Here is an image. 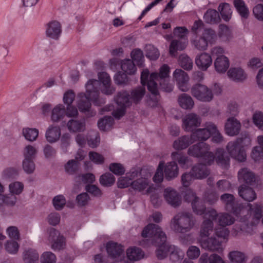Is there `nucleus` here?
Wrapping results in <instances>:
<instances>
[{"label":"nucleus","mask_w":263,"mask_h":263,"mask_svg":"<svg viewBox=\"0 0 263 263\" xmlns=\"http://www.w3.org/2000/svg\"><path fill=\"white\" fill-rule=\"evenodd\" d=\"M200 123V119L198 116L193 113L189 114L183 119V128L187 132L193 131Z\"/></svg>","instance_id":"nucleus-12"},{"label":"nucleus","mask_w":263,"mask_h":263,"mask_svg":"<svg viewBox=\"0 0 263 263\" xmlns=\"http://www.w3.org/2000/svg\"><path fill=\"white\" fill-rule=\"evenodd\" d=\"M193 142V139H191V136L190 137L183 136L174 141L173 147L178 150L185 149Z\"/></svg>","instance_id":"nucleus-35"},{"label":"nucleus","mask_w":263,"mask_h":263,"mask_svg":"<svg viewBox=\"0 0 263 263\" xmlns=\"http://www.w3.org/2000/svg\"><path fill=\"white\" fill-rule=\"evenodd\" d=\"M203 18L206 23L215 24L218 23L220 17L218 11L214 9H209L205 13Z\"/></svg>","instance_id":"nucleus-34"},{"label":"nucleus","mask_w":263,"mask_h":263,"mask_svg":"<svg viewBox=\"0 0 263 263\" xmlns=\"http://www.w3.org/2000/svg\"><path fill=\"white\" fill-rule=\"evenodd\" d=\"M99 180L102 185L110 186L114 183L115 178L112 174L108 173L101 175Z\"/></svg>","instance_id":"nucleus-52"},{"label":"nucleus","mask_w":263,"mask_h":263,"mask_svg":"<svg viewBox=\"0 0 263 263\" xmlns=\"http://www.w3.org/2000/svg\"><path fill=\"white\" fill-rule=\"evenodd\" d=\"M19 247L18 243L13 240L7 241L5 244V249L10 254H16Z\"/></svg>","instance_id":"nucleus-61"},{"label":"nucleus","mask_w":263,"mask_h":263,"mask_svg":"<svg viewBox=\"0 0 263 263\" xmlns=\"http://www.w3.org/2000/svg\"><path fill=\"white\" fill-rule=\"evenodd\" d=\"M178 103L181 107L185 109H191L194 105V102L191 97L186 93H182L178 99Z\"/></svg>","instance_id":"nucleus-33"},{"label":"nucleus","mask_w":263,"mask_h":263,"mask_svg":"<svg viewBox=\"0 0 263 263\" xmlns=\"http://www.w3.org/2000/svg\"><path fill=\"white\" fill-rule=\"evenodd\" d=\"M56 259L55 254L51 252H44L41 257L42 263H55Z\"/></svg>","instance_id":"nucleus-63"},{"label":"nucleus","mask_w":263,"mask_h":263,"mask_svg":"<svg viewBox=\"0 0 263 263\" xmlns=\"http://www.w3.org/2000/svg\"><path fill=\"white\" fill-rule=\"evenodd\" d=\"M230 66L228 58L224 55L217 57L214 62V66L216 70L219 73H224Z\"/></svg>","instance_id":"nucleus-28"},{"label":"nucleus","mask_w":263,"mask_h":263,"mask_svg":"<svg viewBox=\"0 0 263 263\" xmlns=\"http://www.w3.org/2000/svg\"><path fill=\"white\" fill-rule=\"evenodd\" d=\"M217 222L222 227H225L233 224L234 222V218L228 213H219Z\"/></svg>","instance_id":"nucleus-42"},{"label":"nucleus","mask_w":263,"mask_h":263,"mask_svg":"<svg viewBox=\"0 0 263 263\" xmlns=\"http://www.w3.org/2000/svg\"><path fill=\"white\" fill-rule=\"evenodd\" d=\"M61 32L62 27L59 22L51 21L47 25L46 33L48 37L54 40H58Z\"/></svg>","instance_id":"nucleus-14"},{"label":"nucleus","mask_w":263,"mask_h":263,"mask_svg":"<svg viewBox=\"0 0 263 263\" xmlns=\"http://www.w3.org/2000/svg\"><path fill=\"white\" fill-rule=\"evenodd\" d=\"M132 187L134 190L141 192L152 186H149V180L147 178L141 177L132 182Z\"/></svg>","instance_id":"nucleus-32"},{"label":"nucleus","mask_w":263,"mask_h":263,"mask_svg":"<svg viewBox=\"0 0 263 263\" xmlns=\"http://www.w3.org/2000/svg\"><path fill=\"white\" fill-rule=\"evenodd\" d=\"M187 153L191 156L203 159L208 164H210L214 159L213 153L210 152L209 145L204 142H199L191 146Z\"/></svg>","instance_id":"nucleus-5"},{"label":"nucleus","mask_w":263,"mask_h":263,"mask_svg":"<svg viewBox=\"0 0 263 263\" xmlns=\"http://www.w3.org/2000/svg\"><path fill=\"white\" fill-rule=\"evenodd\" d=\"M238 194L240 197L248 202H252L257 198L255 191L246 185H241L238 188Z\"/></svg>","instance_id":"nucleus-18"},{"label":"nucleus","mask_w":263,"mask_h":263,"mask_svg":"<svg viewBox=\"0 0 263 263\" xmlns=\"http://www.w3.org/2000/svg\"><path fill=\"white\" fill-rule=\"evenodd\" d=\"M179 65L186 70H191L193 68L192 60L186 54H181L178 59Z\"/></svg>","instance_id":"nucleus-43"},{"label":"nucleus","mask_w":263,"mask_h":263,"mask_svg":"<svg viewBox=\"0 0 263 263\" xmlns=\"http://www.w3.org/2000/svg\"><path fill=\"white\" fill-rule=\"evenodd\" d=\"M23 135L28 141H34L38 137L39 130L36 128H23Z\"/></svg>","instance_id":"nucleus-49"},{"label":"nucleus","mask_w":263,"mask_h":263,"mask_svg":"<svg viewBox=\"0 0 263 263\" xmlns=\"http://www.w3.org/2000/svg\"><path fill=\"white\" fill-rule=\"evenodd\" d=\"M238 178L240 182L252 185L255 182L254 174L247 168H241L238 172Z\"/></svg>","instance_id":"nucleus-22"},{"label":"nucleus","mask_w":263,"mask_h":263,"mask_svg":"<svg viewBox=\"0 0 263 263\" xmlns=\"http://www.w3.org/2000/svg\"><path fill=\"white\" fill-rule=\"evenodd\" d=\"M229 257L232 262L236 263H241L245 260V254L238 251L231 252L229 254Z\"/></svg>","instance_id":"nucleus-58"},{"label":"nucleus","mask_w":263,"mask_h":263,"mask_svg":"<svg viewBox=\"0 0 263 263\" xmlns=\"http://www.w3.org/2000/svg\"><path fill=\"white\" fill-rule=\"evenodd\" d=\"M218 10L223 20L228 22L231 19L232 11L229 4L226 3L220 4Z\"/></svg>","instance_id":"nucleus-38"},{"label":"nucleus","mask_w":263,"mask_h":263,"mask_svg":"<svg viewBox=\"0 0 263 263\" xmlns=\"http://www.w3.org/2000/svg\"><path fill=\"white\" fill-rule=\"evenodd\" d=\"M173 76L180 90L186 91L189 90L187 83L189 77L186 72L181 69H176L173 73Z\"/></svg>","instance_id":"nucleus-11"},{"label":"nucleus","mask_w":263,"mask_h":263,"mask_svg":"<svg viewBox=\"0 0 263 263\" xmlns=\"http://www.w3.org/2000/svg\"><path fill=\"white\" fill-rule=\"evenodd\" d=\"M233 5L236 9L237 12L240 16L243 18H248L250 12L243 0H233Z\"/></svg>","instance_id":"nucleus-29"},{"label":"nucleus","mask_w":263,"mask_h":263,"mask_svg":"<svg viewBox=\"0 0 263 263\" xmlns=\"http://www.w3.org/2000/svg\"><path fill=\"white\" fill-rule=\"evenodd\" d=\"M164 196L167 203L174 208L179 206L181 203V199L179 194L171 188H167L164 190Z\"/></svg>","instance_id":"nucleus-15"},{"label":"nucleus","mask_w":263,"mask_h":263,"mask_svg":"<svg viewBox=\"0 0 263 263\" xmlns=\"http://www.w3.org/2000/svg\"><path fill=\"white\" fill-rule=\"evenodd\" d=\"M114 122V119L111 116H105L98 122V126L100 130H105L107 127H110Z\"/></svg>","instance_id":"nucleus-56"},{"label":"nucleus","mask_w":263,"mask_h":263,"mask_svg":"<svg viewBox=\"0 0 263 263\" xmlns=\"http://www.w3.org/2000/svg\"><path fill=\"white\" fill-rule=\"evenodd\" d=\"M168 254H170V259L174 262L179 261L182 259L183 257V252L177 247L173 245H170L168 248Z\"/></svg>","instance_id":"nucleus-40"},{"label":"nucleus","mask_w":263,"mask_h":263,"mask_svg":"<svg viewBox=\"0 0 263 263\" xmlns=\"http://www.w3.org/2000/svg\"><path fill=\"white\" fill-rule=\"evenodd\" d=\"M211 56L205 52L197 56L195 59V63L198 67L202 70H206L212 64Z\"/></svg>","instance_id":"nucleus-20"},{"label":"nucleus","mask_w":263,"mask_h":263,"mask_svg":"<svg viewBox=\"0 0 263 263\" xmlns=\"http://www.w3.org/2000/svg\"><path fill=\"white\" fill-rule=\"evenodd\" d=\"M65 114V109L62 104L57 105L52 109L51 114V120L53 122H58L62 119Z\"/></svg>","instance_id":"nucleus-44"},{"label":"nucleus","mask_w":263,"mask_h":263,"mask_svg":"<svg viewBox=\"0 0 263 263\" xmlns=\"http://www.w3.org/2000/svg\"><path fill=\"white\" fill-rule=\"evenodd\" d=\"M16 201V196L12 194L8 195L0 194V206L4 204L8 206H13Z\"/></svg>","instance_id":"nucleus-46"},{"label":"nucleus","mask_w":263,"mask_h":263,"mask_svg":"<svg viewBox=\"0 0 263 263\" xmlns=\"http://www.w3.org/2000/svg\"><path fill=\"white\" fill-rule=\"evenodd\" d=\"M253 122L258 128L263 130V113L258 111L256 112L253 117Z\"/></svg>","instance_id":"nucleus-64"},{"label":"nucleus","mask_w":263,"mask_h":263,"mask_svg":"<svg viewBox=\"0 0 263 263\" xmlns=\"http://www.w3.org/2000/svg\"><path fill=\"white\" fill-rule=\"evenodd\" d=\"M146 57L151 60H157L160 53L158 50L152 45H147L145 47Z\"/></svg>","instance_id":"nucleus-53"},{"label":"nucleus","mask_w":263,"mask_h":263,"mask_svg":"<svg viewBox=\"0 0 263 263\" xmlns=\"http://www.w3.org/2000/svg\"><path fill=\"white\" fill-rule=\"evenodd\" d=\"M163 169L165 177L168 181L175 178L178 175L179 168L175 161L167 163L164 165Z\"/></svg>","instance_id":"nucleus-23"},{"label":"nucleus","mask_w":263,"mask_h":263,"mask_svg":"<svg viewBox=\"0 0 263 263\" xmlns=\"http://www.w3.org/2000/svg\"><path fill=\"white\" fill-rule=\"evenodd\" d=\"M191 94L197 100L208 102L213 98L212 90L204 85L197 84L194 85L191 88Z\"/></svg>","instance_id":"nucleus-9"},{"label":"nucleus","mask_w":263,"mask_h":263,"mask_svg":"<svg viewBox=\"0 0 263 263\" xmlns=\"http://www.w3.org/2000/svg\"><path fill=\"white\" fill-rule=\"evenodd\" d=\"M106 249L108 255L112 258L119 257L124 253L123 247L112 241L106 243Z\"/></svg>","instance_id":"nucleus-17"},{"label":"nucleus","mask_w":263,"mask_h":263,"mask_svg":"<svg viewBox=\"0 0 263 263\" xmlns=\"http://www.w3.org/2000/svg\"><path fill=\"white\" fill-rule=\"evenodd\" d=\"M247 207L251 214H252L257 220L263 216V205L261 203H255L253 204L248 203Z\"/></svg>","instance_id":"nucleus-37"},{"label":"nucleus","mask_w":263,"mask_h":263,"mask_svg":"<svg viewBox=\"0 0 263 263\" xmlns=\"http://www.w3.org/2000/svg\"><path fill=\"white\" fill-rule=\"evenodd\" d=\"M229 235V231L225 227H220L215 230L214 236H216L218 240L221 241V243L228 240Z\"/></svg>","instance_id":"nucleus-51"},{"label":"nucleus","mask_w":263,"mask_h":263,"mask_svg":"<svg viewBox=\"0 0 263 263\" xmlns=\"http://www.w3.org/2000/svg\"><path fill=\"white\" fill-rule=\"evenodd\" d=\"M46 140L49 143L57 142L61 136V129L58 126H50L45 134Z\"/></svg>","instance_id":"nucleus-26"},{"label":"nucleus","mask_w":263,"mask_h":263,"mask_svg":"<svg viewBox=\"0 0 263 263\" xmlns=\"http://www.w3.org/2000/svg\"><path fill=\"white\" fill-rule=\"evenodd\" d=\"M100 81L92 79L88 81L86 84V93H80L78 95V106L80 111L87 113L88 117L94 116L96 112L91 110L90 100L96 106H100L105 103L103 99H99V88L102 82L104 88L102 90L103 93L106 95H112L115 89L110 86L111 79L109 76L106 72L100 73Z\"/></svg>","instance_id":"nucleus-1"},{"label":"nucleus","mask_w":263,"mask_h":263,"mask_svg":"<svg viewBox=\"0 0 263 263\" xmlns=\"http://www.w3.org/2000/svg\"><path fill=\"white\" fill-rule=\"evenodd\" d=\"M164 164V161H160L159 162L157 171L153 177V181L156 183H160L163 179V170Z\"/></svg>","instance_id":"nucleus-59"},{"label":"nucleus","mask_w":263,"mask_h":263,"mask_svg":"<svg viewBox=\"0 0 263 263\" xmlns=\"http://www.w3.org/2000/svg\"><path fill=\"white\" fill-rule=\"evenodd\" d=\"M220 199L227 211L235 215L238 214L239 212L236 207L235 199L233 195L224 193L220 196Z\"/></svg>","instance_id":"nucleus-13"},{"label":"nucleus","mask_w":263,"mask_h":263,"mask_svg":"<svg viewBox=\"0 0 263 263\" xmlns=\"http://www.w3.org/2000/svg\"><path fill=\"white\" fill-rule=\"evenodd\" d=\"M116 101L119 107L112 112V115L115 118L119 119L125 115L126 108L132 105L129 94L126 91L119 92Z\"/></svg>","instance_id":"nucleus-8"},{"label":"nucleus","mask_w":263,"mask_h":263,"mask_svg":"<svg viewBox=\"0 0 263 263\" xmlns=\"http://www.w3.org/2000/svg\"><path fill=\"white\" fill-rule=\"evenodd\" d=\"M213 228V223L211 219H206L203 221L200 230V238L206 237L210 234Z\"/></svg>","instance_id":"nucleus-47"},{"label":"nucleus","mask_w":263,"mask_h":263,"mask_svg":"<svg viewBox=\"0 0 263 263\" xmlns=\"http://www.w3.org/2000/svg\"><path fill=\"white\" fill-rule=\"evenodd\" d=\"M215 160L217 164L223 168H228L230 165V157L223 149H218L216 153Z\"/></svg>","instance_id":"nucleus-24"},{"label":"nucleus","mask_w":263,"mask_h":263,"mask_svg":"<svg viewBox=\"0 0 263 263\" xmlns=\"http://www.w3.org/2000/svg\"><path fill=\"white\" fill-rule=\"evenodd\" d=\"M39 258L38 253L32 249H28L23 253V259L25 263H36Z\"/></svg>","instance_id":"nucleus-36"},{"label":"nucleus","mask_w":263,"mask_h":263,"mask_svg":"<svg viewBox=\"0 0 263 263\" xmlns=\"http://www.w3.org/2000/svg\"><path fill=\"white\" fill-rule=\"evenodd\" d=\"M209 127L211 129L212 141L216 143H221L223 141V138L217 129L216 125L212 123V124H209Z\"/></svg>","instance_id":"nucleus-50"},{"label":"nucleus","mask_w":263,"mask_h":263,"mask_svg":"<svg viewBox=\"0 0 263 263\" xmlns=\"http://www.w3.org/2000/svg\"><path fill=\"white\" fill-rule=\"evenodd\" d=\"M67 126L70 132H81L85 128V121L84 119H72L68 121Z\"/></svg>","instance_id":"nucleus-25"},{"label":"nucleus","mask_w":263,"mask_h":263,"mask_svg":"<svg viewBox=\"0 0 263 263\" xmlns=\"http://www.w3.org/2000/svg\"><path fill=\"white\" fill-rule=\"evenodd\" d=\"M127 256L130 260H138L144 256V253L139 248L134 247L127 249L126 251Z\"/></svg>","instance_id":"nucleus-39"},{"label":"nucleus","mask_w":263,"mask_h":263,"mask_svg":"<svg viewBox=\"0 0 263 263\" xmlns=\"http://www.w3.org/2000/svg\"><path fill=\"white\" fill-rule=\"evenodd\" d=\"M216 39L217 35L214 30L205 29L202 31L201 36L196 35L192 43L197 49L203 51L207 49L209 43H213Z\"/></svg>","instance_id":"nucleus-6"},{"label":"nucleus","mask_w":263,"mask_h":263,"mask_svg":"<svg viewBox=\"0 0 263 263\" xmlns=\"http://www.w3.org/2000/svg\"><path fill=\"white\" fill-rule=\"evenodd\" d=\"M53 242L51 248L54 251H60L64 249L65 246V238L63 236H59L56 239L53 240Z\"/></svg>","instance_id":"nucleus-60"},{"label":"nucleus","mask_w":263,"mask_h":263,"mask_svg":"<svg viewBox=\"0 0 263 263\" xmlns=\"http://www.w3.org/2000/svg\"><path fill=\"white\" fill-rule=\"evenodd\" d=\"M200 246L204 249L211 251L220 252L222 251L221 241L218 240L216 236L212 235L211 237L206 238H200L198 240Z\"/></svg>","instance_id":"nucleus-10"},{"label":"nucleus","mask_w":263,"mask_h":263,"mask_svg":"<svg viewBox=\"0 0 263 263\" xmlns=\"http://www.w3.org/2000/svg\"><path fill=\"white\" fill-rule=\"evenodd\" d=\"M22 165L25 172L28 174L33 173L35 168V165L33 159H24Z\"/></svg>","instance_id":"nucleus-57"},{"label":"nucleus","mask_w":263,"mask_h":263,"mask_svg":"<svg viewBox=\"0 0 263 263\" xmlns=\"http://www.w3.org/2000/svg\"><path fill=\"white\" fill-rule=\"evenodd\" d=\"M191 205L193 211L196 214L201 215L205 212L206 207L204 203L199 198L194 201Z\"/></svg>","instance_id":"nucleus-48"},{"label":"nucleus","mask_w":263,"mask_h":263,"mask_svg":"<svg viewBox=\"0 0 263 263\" xmlns=\"http://www.w3.org/2000/svg\"><path fill=\"white\" fill-rule=\"evenodd\" d=\"M141 236L144 238H148L146 240L140 241L141 246L146 247L152 245L159 247L156 251L158 259H164L168 255V248L170 245L166 242V236L158 225L149 223L144 228Z\"/></svg>","instance_id":"nucleus-2"},{"label":"nucleus","mask_w":263,"mask_h":263,"mask_svg":"<svg viewBox=\"0 0 263 263\" xmlns=\"http://www.w3.org/2000/svg\"><path fill=\"white\" fill-rule=\"evenodd\" d=\"M229 77L236 82H242L247 77L243 69L240 68H232L228 71Z\"/></svg>","instance_id":"nucleus-31"},{"label":"nucleus","mask_w":263,"mask_h":263,"mask_svg":"<svg viewBox=\"0 0 263 263\" xmlns=\"http://www.w3.org/2000/svg\"><path fill=\"white\" fill-rule=\"evenodd\" d=\"M121 69L128 74H134L136 71V67L134 62L129 59H126L121 62Z\"/></svg>","instance_id":"nucleus-41"},{"label":"nucleus","mask_w":263,"mask_h":263,"mask_svg":"<svg viewBox=\"0 0 263 263\" xmlns=\"http://www.w3.org/2000/svg\"><path fill=\"white\" fill-rule=\"evenodd\" d=\"M191 171L196 179L205 178L210 174V170L206 165L203 163H198L194 165Z\"/></svg>","instance_id":"nucleus-21"},{"label":"nucleus","mask_w":263,"mask_h":263,"mask_svg":"<svg viewBox=\"0 0 263 263\" xmlns=\"http://www.w3.org/2000/svg\"><path fill=\"white\" fill-rule=\"evenodd\" d=\"M151 201L155 207H158L161 204V200L159 198L157 190L154 187H149L145 191V194H151Z\"/></svg>","instance_id":"nucleus-45"},{"label":"nucleus","mask_w":263,"mask_h":263,"mask_svg":"<svg viewBox=\"0 0 263 263\" xmlns=\"http://www.w3.org/2000/svg\"><path fill=\"white\" fill-rule=\"evenodd\" d=\"M145 94V88L144 86H139L133 89L129 95L132 103L137 104L139 103Z\"/></svg>","instance_id":"nucleus-30"},{"label":"nucleus","mask_w":263,"mask_h":263,"mask_svg":"<svg viewBox=\"0 0 263 263\" xmlns=\"http://www.w3.org/2000/svg\"><path fill=\"white\" fill-rule=\"evenodd\" d=\"M109 168L111 172L116 175L121 176L125 173V168L120 163H111L109 165Z\"/></svg>","instance_id":"nucleus-62"},{"label":"nucleus","mask_w":263,"mask_h":263,"mask_svg":"<svg viewBox=\"0 0 263 263\" xmlns=\"http://www.w3.org/2000/svg\"><path fill=\"white\" fill-rule=\"evenodd\" d=\"M250 143V139L247 136L239 138L235 141L229 142L227 145V149L229 155L233 159L243 162L246 159V154L243 148V142Z\"/></svg>","instance_id":"nucleus-4"},{"label":"nucleus","mask_w":263,"mask_h":263,"mask_svg":"<svg viewBox=\"0 0 263 263\" xmlns=\"http://www.w3.org/2000/svg\"><path fill=\"white\" fill-rule=\"evenodd\" d=\"M132 61L138 66L142 67L143 65L144 57L142 51L138 49L133 50L131 53Z\"/></svg>","instance_id":"nucleus-54"},{"label":"nucleus","mask_w":263,"mask_h":263,"mask_svg":"<svg viewBox=\"0 0 263 263\" xmlns=\"http://www.w3.org/2000/svg\"><path fill=\"white\" fill-rule=\"evenodd\" d=\"M209 124L212 122H207L204 125V127L198 128L191 134V139L195 141H205L209 139L211 136V129L209 128Z\"/></svg>","instance_id":"nucleus-16"},{"label":"nucleus","mask_w":263,"mask_h":263,"mask_svg":"<svg viewBox=\"0 0 263 263\" xmlns=\"http://www.w3.org/2000/svg\"><path fill=\"white\" fill-rule=\"evenodd\" d=\"M187 39L173 40L170 46V53L173 57H175V52L178 50H184L187 44Z\"/></svg>","instance_id":"nucleus-27"},{"label":"nucleus","mask_w":263,"mask_h":263,"mask_svg":"<svg viewBox=\"0 0 263 263\" xmlns=\"http://www.w3.org/2000/svg\"><path fill=\"white\" fill-rule=\"evenodd\" d=\"M240 122L234 118H229L225 124L226 133L231 136L237 135L240 129Z\"/></svg>","instance_id":"nucleus-19"},{"label":"nucleus","mask_w":263,"mask_h":263,"mask_svg":"<svg viewBox=\"0 0 263 263\" xmlns=\"http://www.w3.org/2000/svg\"><path fill=\"white\" fill-rule=\"evenodd\" d=\"M79 167V163L76 160L68 161L65 165V169L68 174L72 175L77 172Z\"/></svg>","instance_id":"nucleus-55"},{"label":"nucleus","mask_w":263,"mask_h":263,"mask_svg":"<svg viewBox=\"0 0 263 263\" xmlns=\"http://www.w3.org/2000/svg\"><path fill=\"white\" fill-rule=\"evenodd\" d=\"M170 73V67L167 65L164 64L160 68L159 73L154 72L151 74L147 82V89L155 97L159 95L157 83L156 80L168 79ZM157 100V98H156Z\"/></svg>","instance_id":"nucleus-7"},{"label":"nucleus","mask_w":263,"mask_h":263,"mask_svg":"<svg viewBox=\"0 0 263 263\" xmlns=\"http://www.w3.org/2000/svg\"><path fill=\"white\" fill-rule=\"evenodd\" d=\"M195 225L193 214L189 212H180L171 220L170 227L176 233H185L190 231Z\"/></svg>","instance_id":"nucleus-3"}]
</instances>
